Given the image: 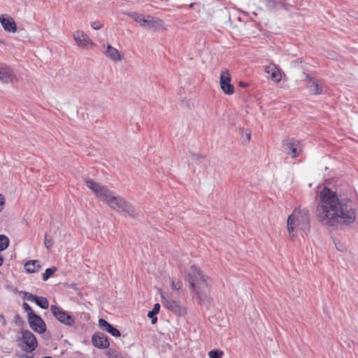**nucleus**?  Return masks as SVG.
<instances>
[{
	"mask_svg": "<svg viewBox=\"0 0 358 358\" xmlns=\"http://www.w3.org/2000/svg\"><path fill=\"white\" fill-rule=\"evenodd\" d=\"M266 3V6L269 8H274L275 6V0H265Z\"/></svg>",
	"mask_w": 358,
	"mask_h": 358,
	"instance_id": "obj_32",
	"label": "nucleus"
},
{
	"mask_svg": "<svg viewBox=\"0 0 358 358\" xmlns=\"http://www.w3.org/2000/svg\"><path fill=\"white\" fill-rule=\"evenodd\" d=\"M190 155H191L192 159L195 161H199V160L204 158V156H203L199 153H195L193 152H190Z\"/></svg>",
	"mask_w": 358,
	"mask_h": 358,
	"instance_id": "obj_29",
	"label": "nucleus"
},
{
	"mask_svg": "<svg viewBox=\"0 0 358 358\" xmlns=\"http://www.w3.org/2000/svg\"><path fill=\"white\" fill-rule=\"evenodd\" d=\"M44 243L47 249H50L54 243V241L52 238H48L47 235L45 236Z\"/></svg>",
	"mask_w": 358,
	"mask_h": 358,
	"instance_id": "obj_27",
	"label": "nucleus"
},
{
	"mask_svg": "<svg viewBox=\"0 0 358 358\" xmlns=\"http://www.w3.org/2000/svg\"><path fill=\"white\" fill-rule=\"evenodd\" d=\"M283 145L285 149L289 150L288 154H290L292 158L298 157L301 152V148L300 146V142L295 139H286L283 141Z\"/></svg>",
	"mask_w": 358,
	"mask_h": 358,
	"instance_id": "obj_10",
	"label": "nucleus"
},
{
	"mask_svg": "<svg viewBox=\"0 0 358 358\" xmlns=\"http://www.w3.org/2000/svg\"><path fill=\"white\" fill-rule=\"evenodd\" d=\"M52 315L62 323L66 325L72 326L75 323L74 319L66 312L55 305L50 306Z\"/></svg>",
	"mask_w": 358,
	"mask_h": 358,
	"instance_id": "obj_7",
	"label": "nucleus"
},
{
	"mask_svg": "<svg viewBox=\"0 0 358 358\" xmlns=\"http://www.w3.org/2000/svg\"><path fill=\"white\" fill-rule=\"evenodd\" d=\"M224 352L220 350H213L208 352L210 358H221Z\"/></svg>",
	"mask_w": 358,
	"mask_h": 358,
	"instance_id": "obj_25",
	"label": "nucleus"
},
{
	"mask_svg": "<svg viewBox=\"0 0 358 358\" xmlns=\"http://www.w3.org/2000/svg\"><path fill=\"white\" fill-rule=\"evenodd\" d=\"M15 79L13 69L8 66H0V81L2 83H11Z\"/></svg>",
	"mask_w": 358,
	"mask_h": 358,
	"instance_id": "obj_13",
	"label": "nucleus"
},
{
	"mask_svg": "<svg viewBox=\"0 0 358 358\" xmlns=\"http://www.w3.org/2000/svg\"><path fill=\"white\" fill-rule=\"evenodd\" d=\"M24 296L27 300L31 301H34L37 296H35L29 292H25Z\"/></svg>",
	"mask_w": 358,
	"mask_h": 358,
	"instance_id": "obj_31",
	"label": "nucleus"
},
{
	"mask_svg": "<svg viewBox=\"0 0 358 358\" xmlns=\"http://www.w3.org/2000/svg\"><path fill=\"white\" fill-rule=\"evenodd\" d=\"M161 299L162 306L166 309L178 315L185 314V308L181 306L179 301L173 300L169 294L165 292H161Z\"/></svg>",
	"mask_w": 358,
	"mask_h": 358,
	"instance_id": "obj_5",
	"label": "nucleus"
},
{
	"mask_svg": "<svg viewBox=\"0 0 358 358\" xmlns=\"http://www.w3.org/2000/svg\"><path fill=\"white\" fill-rule=\"evenodd\" d=\"M56 271H57V268L55 266L46 268L45 271V273L43 274V277H42L43 280L44 281L48 280V278Z\"/></svg>",
	"mask_w": 358,
	"mask_h": 358,
	"instance_id": "obj_23",
	"label": "nucleus"
},
{
	"mask_svg": "<svg viewBox=\"0 0 358 358\" xmlns=\"http://www.w3.org/2000/svg\"><path fill=\"white\" fill-rule=\"evenodd\" d=\"M194 5H195V3H192L189 5V8H193Z\"/></svg>",
	"mask_w": 358,
	"mask_h": 358,
	"instance_id": "obj_36",
	"label": "nucleus"
},
{
	"mask_svg": "<svg viewBox=\"0 0 358 358\" xmlns=\"http://www.w3.org/2000/svg\"><path fill=\"white\" fill-rule=\"evenodd\" d=\"M160 309V305L159 303H155L152 310L150 311L148 313V317L152 319V324H154L157 322V317H156V315L159 313Z\"/></svg>",
	"mask_w": 358,
	"mask_h": 358,
	"instance_id": "obj_21",
	"label": "nucleus"
},
{
	"mask_svg": "<svg viewBox=\"0 0 358 358\" xmlns=\"http://www.w3.org/2000/svg\"><path fill=\"white\" fill-rule=\"evenodd\" d=\"M306 78L308 80V87L309 89L310 92H311L313 94H321L322 88L320 85L317 84V81L308 74H306Z\"/></svg>",
	"mask_w": 358,
	"mask_h": 358,
	"instance_id": "obj_17",
	"label": "nucleus"
},
{
	"mask_svg": "<svg viewBox=\"0 0 358 358\" xmlns=\"http://www.w3.org/2000/svg\"><path fill=\"white\" fill-rule=\"evenodd\" d=\"M242 135L246 138L247 142L251 139V131L249 129H241Z\"/></svg>",
	"mask_w": 358,
	"mask_h": 358,
	"instance_id": "obj_28",
	"label": "nucleus"
},
{
	"mask_svg": "<svg viewBox=\"0 0 358 358\" xmlns=\"http://www.w3.org/2000/svg\"><path fill=\"white\" fill-rule=\"evenodd\" d=\"M41 266L38 260H31L24 264L25 270L29 273L38 272Z\"/></svg>",
	"mask_w": 358,
	"mask_h": 358,
	"instance_id": "obj_19",
	"label": "nucleus"
},
{
	"mask_svg": "<svg viewBox=\"0 0 358 358\" xmlns=\"http://www.w3.org/2000/svg\"><path fill=\"white\" fill-rule=\"evenodd\" d=\"M21 334L20 341L22 348L27 352L34 351L38 345L36 336L29 330H22Z\"/></svg>",
	"mask_w": 358,
	"mask_h": 358,
	"instance_id": "obj_6",
	"label": "nucleus"
},
{
	"mask_svg": "<svg viewBox=\"0 0 358 358\" xmlns=\"http://www.w3.org/2000/svg\"><path fill=\"white\" fill-rule=\"evenodd\" d=\"M92 341L93 345L98 348L106 349L110 345L108 338L101 332L95 333L92 336Z\"/></svg>",
	"mask_w": 358,
	"mask_h": 358,
	"instance_id": "obj_12",
	"label": "nucleus"
},
{
	"mask_svg": "<svg viewBox=\"0 0 358 358\" xmlns=\"http://www.w3.org/2000/svg\"><path fill=\"white\" fill-rule=\"evenodd\" d=\"M127 15L134 17V20L139 23V24L145 28L150 29L154 27V22L149 19H145L141 14H137L136 13H128Z\"/></svg>",
	"mask_w": 358,
	"mask_h": 358,
	"instance_id": "obj_14",
	"label": "nucleus"
},
{
	"mask_svg": "<svg viewBox=\"0 0 358 358\" xmlns=\"http://www.w3.org/2000/svg\"><path fill=\"white\" fill-rule=\"evenodd\" d=\"M317 217L323 224L336 226L352 223L356 219V209L351 200H339L335 192L324 187L320 194Z\"/></svg>",
	"mask_w": 358,
	"mask_h": 358,
	"instance_id": "obj_1",
	"label": "nucleus"
},
{
	"mask_svg": "<svg viewBox=\"0 0 358 358\" xmlns=\"http://www.w3.org/2000/svg\"><path fill=\"white\" fill-rule=\"evenodd\" d=\"M0 22L3 29L10 32H15L17 26L12 17H0Z\"/></svg>",
	"mask_w": 358,
	"mask_h": 358,
	"instance_id": "obj_16",
	"label": "nucleus"
},
{
	"mask_svg": "<svg viewBox=\"0 0 358 358\" xmlns=\"http://www.w3.org/2000/svg\"><path fill=\"white\" fill-rule=\"evenodd\" d=\"M27 319L30 327L35 332L40 334L45 332L46 324L39 315L35 314Z\"/></svg>",
	"mask_w": 358,
	"mask_h": 358,
	"instance_id": "obj_8",
	"label": "nucleus"
},
{
	"mask_svg": "<svg viewBox=\"0 0 358 358\" xmlns=\"http://www.w3.org/2000/svg\"><path fill=\"white\" fill-rule=\"evenodd\" d=\"M35 303L43 309H47L49 306L48 300L43 296H36Z\"/></svg>",
	"mask_w": 358,
	"mask_h": 358,
	"instance_id": "obj_22",
	"label": "nucleus"
},
{
	"mask_svg": "<svg viewBox=\"0 0 358 358\" xmlns=\"http://www.w3.org/2000/svg\"><path fill=\"white\" fill-rule=\"evenodd\" d=\"M4 203V198L1 194H0V212H1L3 208Z\"/></svg>",
	"mask_w": 358,
	"mask_h": 358,
	"instance_id": "obj_33",
	"label": "nucleus"
},
{
	"mask_svg": "<svg viewBox=\"0 0 358 358\" xmlns=\"http://www.w3.org/2000/svg\"><path fill=\"white\" fill-rule=\"evenodd\" d=\"M85 182L86 186L96 194L99 199L106 203L111 208L118 212L125 213L132 217H136L134 206L120 196L115 195L109 189L92 179L86 178Z\"/></svg>",
	"mask_w": 358,
	"mask_h": 358,
	"instance_id": "obj_2",
	"label": "nucleus"
},
{
	"mask_svg": "<svg viewBox=\"0 0 358 358\" xmlns=\"http://www.w3.org/2000/svg\"><path fill=\"white\" fill-rule=\"evenodd\" d=\"M102 26H103V24L99 21L93 22L91 24V27H92V29H94L95 30L100 29Z\"/></svg>",
	"mask_w": 358,
	"mask_h": 358,
	"instance_id": "obj_30",
	"label": "nucleus"
},
{
	"mask_svg": "<svg viewBox=\"0 0 358 358\" xmlns=\"http://www.w3.org/2000/svg\"><path fill=\"white\" fill-rule=\"evenodd\" d=\"M185 279L188 281L190 289L199 301L207 298L210 280L197 266L192 265L185 271Z\"/></svg>",
	"mask_w": 358,
	"mask_h": 358,
	"instance_id": "obj_3",
	"label": "nucleus"
},
{
	"mask_svg": "<svg viewBox=\"0 0 358 358\" xmlns=\"http://www.w3.org/2000/svg\"><path fill=\"white\" fill-rule=\"evenodd\" d=\"M231 76L227 69L222 71L220 74V87L222 91L227 94H232L234 92V88L232 85L230 84Z\"/></svg>",
	"mask_w": 358,
	"mask_h": 358,
	"instance_id": "obj_9",
	"label": "nucleus"
},
{
	"mask_svg": "<svg viewBox=\"0 0 358 358\" xmlns=\"http://www.w3.org/2000/svg\"><path fill=\"white\" fill-rule=\"evenodd\" d=\"M266 72L270 74L271 78L275 82H280L281 75L275 65L269 66L266 68Z\"/></svg>",
	"mask_w": 358,
	"mask_h": 358,
	"instance_id": "obj_20",
	"label": "nucleus"
},
{
	"mask_svg": "<svg viewBox=\"0 0 358 358\" xmlns=\"http://www.w3.org/2000/svg\"><path fill=\"white\" fill-rule=\"evenodd\" d=\"M99 326L101 329L106 331L112 336L115 337H120L121 336L120 332L118 329L113 327L111 324H110L107 321L103 319L99 320Z\"/></svg>",
	"mask_w": 358,
	"mask_h": 358,
	"instance_id": "obj_15",
	"label": "nucleus"
},
{
	"mask_svg": "<svg viewBox=\"0 0 358 358\" xmlns=\"http://www.w3.org/2000/svg\"><path fill=\"white\" fill-rule=\"evenodd\" d=\"M170 281H171V288L173 290H179L182 286V282L179 280H175L173 278H171Z\"/></svg>",
	"mask_w": 358,
	"mask_h": 358,
	"instance_id": "obj_24",
	"label": "nucleus"
},
{
	"mask_svg": "<svg viewBox=\"0 0 358 358\" xmlns=\"http://www.w3.org/2000/svg\"><path fill=\"white\" fill-rule=\"evenodd\" d=\"M0 322L2 323L3 325L6 324V320L3 315L0 314Z\"/></svg>",
	"mask_w": 358,
	"mask_h": 358,
	"instance_id": "obj_34",
	"label": "nucleus"
},
{
	"mask_svg": "<svg viewBox=\"0 0 358 358\" xmlns=\"http://www.w3.org/2000/svg\"><path fill=\"white\" fill-rule=\"evenodd\" d=\"M24 310L27 313V317L35 315L34 312L31 309V306L27 303H23L22 304Z\"/></svg>",
	"mask_w": 358,
	"mask_h": 358,
	"instance_id": "obj_26",
	"label": "nucleus"
},
{
	"mask_svg": "<svg viewBox=\"0 0 358 358\" xmlns=\"http://www.w3.org/2000/svg\"><path fill=\"white\" fill-rule=\"evenodd\" d=\"M240 85H241V86H245V84H243L242 83H240Z\"/></svg>",
	"mask_w": 358,
	"mask_h": 358,
	"instance_id": "obj_37",
	"label": "nucleus"
},
{
	"mask_svg": "<svg viewBox=\"0 0 358 358\" xmlns=\"http://www.w3.org/2000/svg\"><path fill=\"white\" fill-rule=\"evenodd\" d=\"M357 308H358V303H357Z\"/></svg>",
	"mask_w": 358,
	"mask_h": 358,
	"instance_id": "obj_38",
	"label": "nucleus"
},
{
	"mask_svg": "<svg viewBox=\"0 0 358 358\" xmlns=\"http://www.w3.org/2000/svg\"><path fill=\"white\" fill-rule=\"evenodd\" d=\"M105 54L107 57H108L110 59L113 61H120L122 57L119 50L110 45H107V50L105 52Z\"/></svg>",
	"mask_w": 358,
	"mask_h": 358,
	"instance_id": "obj_18",
	"label": "nucleus"
},
{
	"mask_svg": "<svg viewBox=\"0 0 358 358\" xmlns=\"http://www.w3.org/2000/svg\"><path fill=\"white\" fill-rule=\"evenodd\" d=\"M73 36L77 45L81 48H85L89 44H93L90 37L83 31H76Z\"/></svg>",
	"mask_w": 358,
	"mask_h": 358,
	"instance_id": "obj_11",
	"label": "nucleus"
},
{
	"mask_svg": "<svg viewBox=\"0 0 358 358\" xmlns=\"http://www.w3.org/2000/svg\"><path fill=\"white\" fill-rule=\"evenodd\" d=\"M287 228L290 238H296L299 231L307 234L310 231V215L306 208L295 209L288 216Z\"/></svg>",
	"mask_w": 358,
	"mask_h": 358,
	"instance_id": "obj_4",
	"label": "nucleus"
},
{
	"mask_svg": "<svg viewBox=\"0 0 358 358\" xmlns=\"http://www.w3.org/2000/svg\"><path fill=\"white\" fill-rule=\"evenodd\" d=\"M3 259L2 255H0V266L3 264Z\"/></svg>",
	"mask_w": 358,
	"mask_h": 358,
	"instance_id": "obj_35",
	"label": "nucleus"
}]
</instances>
